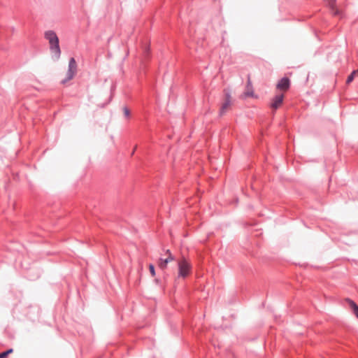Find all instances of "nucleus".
Wrapping results in <instances>:
<instances>
[{"label": "nucleus", "instance_id": "f257e3e1", "mask_svg": "<svg viewBox=\"0 0 358 358\" xmlns=\"http://www.w3.org/2000/svg\"><path fill=\"white\" fill-rule=\"evenodd\" d=\"M44 37L49 42L52 59L58 61L61 56V49L57 35L54 31L48 30L45 32Z\"/></svg>", "mask_w": 358, "mask_h": 358}, {"label": "nucleus", "instance_id": "f03ea898", "mask_svg": "<svg viewBox=\"0 0 358 358\" xmlns=\"http://www.w3.org/2000/svg\"><path fill=\"white\" fill-rule=\"evenodd\" d=\"M78 65L74 57H71L69 62L68 71L65 78L61 80V84L65 85L72 80L77 73Z\"/></svg>", "mask_w": 358, "mask_h": 358}, {"label": "nucleus", "instance_id": "7ed1b4c3", "mask_svg": "<svg viewBox=\"0 0 358 358\" xmlns=\"http://www.w3.org/2000/svg\"><path fill=\"white\" fill-rule=\"evenodd\" d=\"M178 278H187L190 273L192 269L191 264L186 260V259L183 258L182 260L178 262Z\"/></svg>", "mask_w": 358, "mask_h": 358}, {"label": "nucleus", "instance_id": "20e7f679", "mask_svg": "<svg viewBox=\"0 0 358 358\" xmlns=\"http://www.w3.org/2000/svg\"><path fill=\"white\" fill-rule=\"evenodd\" d=\"M224 93V102L222 103L220 111V116H222L230 106L231 103V90L229 88H224L223 90Z\"/></svg>", "mask_w": 358, "mask_h": 358}, {"label": "nucleus", "instance_id": "39448f33", "mask_svg": "<svg viewBox=\"0 0 358 358\" xmlns=\"http://www.w3.org/2000/svg\"><path fill=\"white\" fill-rule=\"evenodd\" d=\"M290 80L287 77L282 78L278 83L276 87L281 91H287L290 87Z\"/></svg>", "mask_w": 358, "mask_h": 358}, {"label": "nucleus", "instance_id": "423d86ee", "mask_svg": "<svg viewBox=\"0 0 358 358\" xmlns=\"http://www.w3.org/2000/svg\"><path fill=\"white\" fill-rule=\"evenodd\" d=\"M284 99V95L282 94L275 95L271 103V107L272 109L277 110L280 106L282 103Z\"/></svg>", "mask_w": 358, "mask_h": 358}, {"label": "nucleus", "instance_id": "0eeeda50", "mask_svg": "<svg viewBox=\"0 0 358 358\" xmlns=\"http://www.w3.org/2000/svg\"><path fill=\"white\" fill-rule=\"evenodd\" d=\"M175 259L174 256L167 257L166 258H159L158 261L159 267L164 270L167 267V264Z\"/></svg>", "mask_w": 358, "mask_h": 358}, {"label": "nucleus", "instance_id": "6e6552de", "mask_svg": "<svg viewBox=\"0 0 358 358\" xmlns=\"http://www.w3.org/2000/svg\"><path fill=\"white\" fill-rule=\"evenodd\" d=\"M326 1L331 9V10L333 12V15L335 16H340L341 15V11L336 8V0H324Z\"/></svg>", "mask_w": 358, "mask_h": 358}, {"label": "nucleus", "instance_id": "1a4fd4ad", "mask_svg": "<svg viewBox=\"0 0 358 358\" xmlns=\"http://www.w3.org/2000/svg\"><path fill=\"white\" fill-rule=\"evenodd\" d=\"M346 301L349 304V306H350L351 310H352L353 313L355 314V315L357 317H358V306H357V304L353 300L348 299V298L346 299Z\"/></svg>", "mask_w": 358, "mask_h": 358}, {"label": "nucleus", "instance_id": "9d476101", "mask_svg": "<svg viewBox=\"0 0 358 358\" xmlns=\"http://www.w3.org/2000/svg\"><path fill=\"white\" fill-rule=\"evenodd\" d=\"M12 352H13V349L10 348L6 351L0 352V358H6Z\"/></svg>", "mask_w": 358, "mask_h": 358}, {"label": "nucleus", "instance_id": "9b49d317", "mask_svg": "<svg viewBox=\"0 0 358 358\" xmlns=\"http://www.w3.org/2000/svg\"><path fill=\"white\" fill-rule=\"evenodd\" d=\"M355 77V72H352L347 78L346 83L350 84L352 83Z\"/></svg>", "mask_w": 358, "mask_h": 358}, {"label": "nucleus", "instance_id": "f8f14e48", "mask_svg": "<svg viewBox=\"0 0 358 358\" xmlns=\"http://www.w3.org/2000/svg\"><path fill=\"white\" fill-rule=\"evenodd\" d=\"M149 271L152 276H155L156 275L155 266L153 264H150L149 265Z\"/></svg>", "mask_w": 358, "mask_h": 358}, {"label": "nucleus", "instance_id": "ddd939ff", "mask_svg": "<svg viewBox=\"0 0 358 358\" xmlns=\"http://www.w3.org/2000/svg\"><path fill=\"white\" fill-rule=\"evenodd\" d=\"M123 112H124V115L126 117H129V115H130V110L127 107V106H124L123 108Z\"/></svg>", "mask_w": 358, "mask_h": 358}, {"label": "nucleus", "instance_id": "4468645a", "mask_svg": "<svg viewBox=\"0 0 358 358\" xmlns=\"http://www.w3.org/2000/svg\"><path fill=\"white\" fill-rule=\"evenodd\" d=\"M155 282L157 285H159L160 287H162V282H161V280H160L159 279H158V278H155Z\"/></svg>", "mask_w": 358, "mask_h": 358}, {"label": "nucleus", "instance_id": "2eb2a0df", "mask_svg": "<svg viewBox=\"0 0 358 358\" xmlns=\"http://www.w3.org/2000/svg\"><path fill=\"white\" fill-rule=\"evenodd\" d=\"M166 255H168L167 257L173 256V255L171 254V252L170 250H166Z\"/></svg>", "mask_w": 358, "mask_h": 358}, {"label": "nucleus", "instance_id": "dca6fc26", "mask_svg": "<svg viewBox=\"0 0 358 358\" xmlns=\"http://www.w3.org/2000/svg\"><path fill=\"white\" fill-rule=\"evenodd\" d=\"M253 94H254V93H253V92H252H252H247V93H246V96H253Z\"/></svg>", "mask_w": 358, "mask_h": 358}, {"label": "nucleus", "instance_id": "f3484780", "mask_svg": "<svg viewBox=\"0 0 358 358\" xmlns=\"http://www.w3.org/2000/svg\"><path fill=\"white\" fill-rule=\"evenodd\" d=\"M167 276H168V275H164V280L165 282H166V280H167Z\"/></svg>", "mask_w": 358, "mask_h": 358}, {"label": "nucleus", "instance_id": "a211bd4d", "mask_svg": "<svg viewBox=\"0 0 358 358\" xmlns=\"http://www.w3.org/2000/svg\"><path fill=\"white\" fill-rule=\"evenodd\" d=\"M352 72H355V76L358 75V69L357 70L352 71Z\"/></svg>", "mask_w": 358, "mask_h": 358}, {"label": "nucleus", "instance_id": "6ab92c4d", "mask_svg": "<svg viewBox=\"0 0 358 358\" xmlns=\"http://www.w3.org/2000/svg\"><path fill=\"white\" fill-rule=\"evenodd\" d=\"M111 99H112V95H110V96L109 99H108V103H108L111 101Z\"/></svg>", "mask_w": 358, "mask_h": 358}, {"label": "nucleus", "instance_id": "aec40b11", "mask_svg": "<svg viewBox=\"0 0 358 358\" xmlns=\"http://www.w3.org/2000/svg\"><path fill=\"white\" fill-rule=\"evenodd\" d=\"M357 319H358V317H357Z\"/></svg>", "mask_w": 358, "mask_h": 358}]
</instances>
